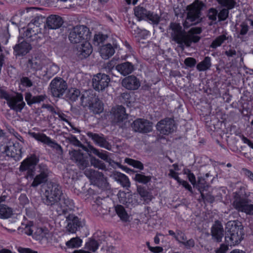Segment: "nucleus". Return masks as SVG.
I'll use <instances>...</instances> for the list:
<instances>
[{
    "instance_id": "21",
    "label": "nucleus",
    "mask_w": 253,
    "mask_h": 253,
    "mask_svg": "<svg viewBox=\"0 0 253 253\" xmlns=\"http://www.w3.org/2000/svg\"><path fill=\"white\" fill-rule=\"evenodd\" d=\"M212 239L216 242H221L224 235V231L221 223L216 220L211 228Z\"/></svg>"
},
{
    "instance_id": "14",
    "label": "nucleus",
    "mask_w": 253,
    "mask_h": 253,
    "mask_svg": "<svg viewBox=\"0 0 253 253\" xmlns=\"http://www.w3.org/2000/svg\"><path fill=\"white\" fill-rule=\"evenodd\" d=\"M110 82V78L108 75L98 73L94 75L92 78V86L96 91H103L108 86Z\"/></svg>"
},
{
    "instance_id": "64",
    "label": "nucleus",
    "mask_w": 253,
    "mask_h": 253,
    "mask_svg": "<svg viewBox=\"0 0 253 253\" xmlns=\"http://www.w3.org/2000/svg\"><path fill=\"white\" fill-rule=\"evenodd\" d=\"M181 244H182L187 249H190L194 247L195 246V242L192 239H190L188 240H186Z\"/></svg>"
},
{
    "instance_id": "18",
    "label": "nucleus",
    "mask_w": 253,
    "mask_h": 253,
    "mask_svg": "<svg viewBox=\"0 0 253 253\" xmlns=\"http://www.w3.org/2000/svg\"><path fill=\"white\" fill-rule=\"evenodd\" d=\"M4 151L7 156L16 160H19L22 157L21 147L18 142H9L5 147Z\"/></svg>"
},
{
    "instance_id": "25",
    "label": "nucleus",
    "mask_w": 253,
    "mask_h": 253,
    "mask_svg": "<svg viewBox=\"0 0 253 253\" xmlns=\"http://www.w3.org/2000/svg\"><path fill=\"white\" fill-rule=\"evenodd\" d=\"M122 85L127 89L135 90L138 88L140 83L137 78L134 76H129L123 80Z\"/></svg>"
},
{
    "instance_id": "8",
    "label": "nucleus",
    "mask_w": 253,
    "mask_h": 253,
    "mask_svg": "<svg viewBox=\"0 0 253 253\" xmlns=\"http://www.w3.org/2000/svg\"><path fill=\"white\" fill-rule=\"evenodd\" d=\"M233 206L238 211L245 212L247 214H253V204L251 201L244 196H241L236 193L234 197Z\"/></svg>"
},
{
    "instance_id": "50",
    "label": "nucleus",
    "mask_w": 253,
    "mask_h": 253,
    "mask_svg": "<svg viewBox=\"0 0 253 253\" xmlns=\"http://www.w3.org/2000/svg\"><path fill=\"white\" fill-rule=\"evenodd\" d=\"M146 19L151 21L153 24L157 25L159 23L160 17L157 14L148 11Z\"/></svg>"
},
{
    "instance_id": "41",
    "label": "nucleus",
    "mask_w": 253,
    "mask_h": 253,
    "mask_svg": "<svg viewBox=\"0 0 253 253\" xmlns=\"http://www.w3.org/2000/svg\"><path fill=\"white\" fill-rule=\"evenodd\" d=\"M88 108L94 114H99L103 110V104L98 97L95 101L93 103L92 105H91Z\"/></svg>"
},
{
    "instance_id": "22",
    "label": "nucleus",
    "mask_w": 253,
    "mask_h": 253,
    "mask_svg": "<svg viewBox=\"0 0 253 253\" xmlns=\"http://www.w3.org/2000/svg\"><path fill=\"white\" fill-rule=\"evenodd\" d=\"M63 24L62 18L56 15H51L47 17L44 27L48 29H57L61 27Z\"/></svg>"
},
{
    "instance_id": "1",
    "label": "nucleus",
    "mask_w": 253,
    "mask_h": 253,
    "mask_svg": "<svg viewBox=\"0 0 253 253\" xmlns=\"http://www.w3.org/2000/svg\"><path fill=\"white\" fill-rule=\"evenodd\" d=\"M42 200L44 204L51 210L55 211L57 214L65 213L66 208L71 209L74 203L72 200L64 195L61 186L54 182L47 184Z\"/></svg>"
},
{
    "instance_id": "15",
    "label": "nucleus",
    "mask_w": 253,
    "mask_h": 253,
    "mask_svg": "<svg viewBox=\"0 0 253 253\" xmlns=\"http://www.w3.org/2000/svg\"><path fill=\"white\" fill-rule=\"evenodd\" d=\"M152 122L144 119H137L131 125L132 130L136 132L147 133L152 130Z\"/></svg>"
},
{
    "instance_id": "28",
    "label": "nucleus",
    "mask_w": 253,
    "mask_h": 253,
    "mask_svg": "<svg viewBox=\"0 0 253 253\" xmlns=\"http://www.w3.org/2000/svg\"><path fill=\"white\" fill-rule=\"evenodd\" d=\"M80 90L76 88L71 87L67 89L65 95V99L70 103L76 101L80 97Z\"/></svg>"
},
{
    "instance_id": "45",
    "label": "nucleus",
    "mask_w": 253,
    "mask_h": 253,
    "mask_svg": "<svg viewBox=\"0 0 253 253\" xmlns=\"http://www.w3.org/2000/svg\"><path fill=\"white\" fill-rule=\"evenodd\" d=\"M42 240H40L39 242L43 245H47L51 242L52 238V234L47 229L44 230V235H42Z\"/></svg>"
},
{
    "instance_id": "20",
    "label": "nucleus",
    "mask_w": 253,
    "mask_h": 253,
    "mask_svg": "<svg viewBox=\"0 0 253 253\" xmlns=\"http://www.w3.org/2000/svg\"><path fill=\"white\" fill-rule=\"evenodd\" d=\"M7 104L11 109L16 112H21L25 105L23 96L20 93L12 95Z\"/></svg>"
},
{
    "instance_id": "54",
    "label": "nucleus",
    "mask_w": 253,
    "mask_h": 253,
    "mask_svg": "<svg viewBox=\"0 0 253 253\" xmlns=\"http://www.w3.org/2000/svg\"><path fill=\"white\" fill-rule=\"evenodd\" d=\"M241 29L239 32V34L237 35V38L240 39L242 41H244L243 37L244 35L247 34L249 31V26L245 22L242 23L241 25Z\"/></svg>"
},
{
    "instance_id": "13",
    "label": "nucleus",
    "mask_w": 253,
    "mask_h": 253,
    "mask_svg": "<svg viewBox=\"0 0 253 253\" xmlns=\"http://www.w3.org/2000/svg\"><path fill=\"white\" fill-rule=\"evenodd\" d=\"M29 134L37 140L46 144L48 146L54 149L56 152L61 155L63 153V150L61 146L57 143L54 140H52L50 137L47 136L45 134L41 133L30 132Z\"/></svg>"
},
{
    "instance_id": "47",
    "label": "nucleus",
    "mask_w": 253,
    "mask_h": 253,
    "mask_svg": "<svg viewBox=\"0 0 253 253\" xmlns=\"http://www.w3.org/2000/svg\"><path fill=\"white\" fill-rule=\"evenodd\" d=\"M90 162L91 165L95 168H97L102 170H105L106 169L105 164L101 161L95 158V157L91 158L90 160Z\"/></svg>"
},
{
    "instance_id": "38",
    "label": "nucleus",
    "mask_w": 253,
    "mask_h": 253,
    "mask_svg": "<svg viewBox=\"0 0 253 253\" xmlns=\"http://www.w3.org/2000/svg\"><path fill=\"white\" fill-rule=\"evenodd\" d=\"M115 211L121 219L124 221H127L129 216L124 207L122 205H118L115 207Z\"/></svg>"
},
{
    "instance_id": "49",
    "label": "nucleus",
    "mask_w": 253,
    "mask_h": 253,
    "mask_svg": "<svg viewBox=\"0 0 253 253\" xmlns=\"http://www.w3.org/2000/svg\"><path fill=\"white\" fill-rule=\"evenodd\" d=\"M125 162L128 165L133 166L134 168L138 169L140 170H142L144 169L143 164L139 161L135 160L130 158H126Z\"/></svg>"
},
{
    "instance_id": "60",
    "label": "nucleus",
    "mask_w": 253,
    "mask_h": 253,
    "mask_svg": "<svg viewBox=\"0 0 253 253\" xmlns=\"http://www.w3.org/2000/svg\"><path fill=\"white\" fill-rule=\"evenodd\" d=\"M175 239L180 243L187 240L185 234L180 230H176V235Z\"/></svg>"
},
{
    "instance_id": "7",
    "label": "nucleus",
    "mask_w": 253,
    "mask_h": 253,
    "mask_svg": "<svg viewBox=\"0 0 253 253\" xmlns=\"http://www.w3.org/2000/svg\"><path fill=\"white\" fill-rule=\"evenodd\" d=\"M84 173L94 185L99 188L103 190L109 188V184L107 181V177L104 176L102 172L89 169H86Z\"/></svg>"
},
{
    "instance_id": "16",
    "label": "nucleus",
    "mask_w": 253,
    "mask_h": 253,
    "mask_svg": "<svg viewBox=\"0 0 253 253\" xmlns=\"http://www.w3.org/2000/svg\"><path fill=\"white\" fill-rule=\"evenodd\" d=\"M156 128L160 133L168 135L173 132L175 129L174 121L173 119L170 118L162 119L157 123Z\"/></svg>"
},
{
    "instance_id": "35",
    "label": "nucleus",
    "mask_w": 253,
    "mask_h": 253,
    "mask_svg": "<svg viewBox=\"0 0 253 253\" xmlns=\"http://www.w3.org/2000/svg\"><path fill=\"white\" fill-rule=\"evenodd\" d=\"M46 98L45 95H41L38 96H33L30 92L25 94V100L29 105H31L33 104L39 103Z\"/></svg>"
},
{
    "instance_id": "33",
    "label": "nucleus",
    "mask_w": 253,
    "mask_h": 253,
    "mask_svg": "<svg viewBox=\"0 0 253 253\" xmlns=\"http://www.w3.org/2000/svg\"><path fill=\"white\" fill-rule=\"evenodd\" d=\"M112 176L116 181L120 183L124 187H130L129 179L125 174L119 172H116L113 173Z\"/></svg>"
},
{
    "instance_id": "46",
    "label": "nucleus",
    "mask_w": 253,
    "mask_h": 253,
    "mask_svg": "<svg viewBox=\"0 0 253 253\" xmlns=\"http://www.w3.org/2000/svg\"><path fill=\"white\" fill-rule=\"evenodd\" d=\"M82 240L79 237L73 238L66 243V245L72 248H79L81 246Z\"/></svg>"
},
{
    "instance_id": "31",
    "label": "nucleus",
    "mask_w": 253,
    "mask_h": 253,
    "mask_svg": "<svg viewBox=\"0 0 253 253\" xmlns=\"http://www.w3.org/2000/svg\"><path fill=\"white\" fill-rule=\"evenodd\" d=\"M103 241H105L104 236L102 237L101 239L97 240L94 238H90L86 243L85 248L93 252H95L98 248L99 246L102 243Z\"/></svg>"
},
{
    "instance_id": "11",
    "label": "nucleus",
    "mask_w": 253,
    "mask_h": 253,
    "mask_svg": "<svg viewBox=\"0 0 253 253\" xmlns=\"http://www.w3.org/2000/svg\"><path fill=\"white\" fill-rule=\"evenodd\" d=\"M49 88L53 97L61 98L67 90L68 85L63 79L60 77H56L50 82Z\"/></svg>"
},
{
    "instance_id": "62",
    "label": "nucleus",
    "mask_w": 253,
    "mask_h": 253,
    "mask_svg": "<svg viewBox=\"0 0 253 253\" xmlns=\"http://www.w3.org/2000/svg\"><path fill=\"white\" fill-rule=\"evenodd\" d=\"M33 225L31 223L26 224L25 225V227L23 228L24 233L28 235H33V230L32 229Z\"/></svg>"
},
{
    "instance_id": "4",
    "label": "nucleus",
    "mask_w": 253,
    "mask_h": 253,
    "mask_svg": "<svg viewBox=\"0 0 253 253\" xmlns=\"http://www.w3.org/2000/svg\"><path fill=\"white\" fill-rule=\"evenodd\" d=\"M205 6V4L202 1H198L196 3L187 7L188 11L187 13L186 20L183 24L184 28H188L190 26L202 21L201 11Z\"/></svg>"
},
{
    "instance_id": "3",
    "label": "nucleus",
    "mask_w": 253,
    "mask_h": 253,
    "mask_svg": "<svg viewBox=\"0 0 253 253\" xmlns=\"http://www.w3.org/2000/svg\"><path fill=\"white\" fill-rule=\"evenodd\" d=\"M244 233L242 223L236 220L227 222L225 227V240L230 246L238 244L243 238Z\"/></svg>"
},
{
    "instance_id": "34",
    "label": "nucleus",
    "mask_w": 253,
    "mask_h": 253,
    "mask_svg": "<svg viewBox=\"0 0 253 253\" xmlns=\"http://www.w3.org/2000/svg\"><path fill=\"white\" fill-rule=\"evenodd\" d=\"M137 192L146 204L149 203L152 199L153 196L151 193L142 185L137 186Z\"/></svg>"
},
{
    "instance_id": "63",
    "label": "nucleus",
    "mask_w": 253,
    "mask_h": 253,
    "mask_svg": "<svg viewBox=\"0 0 253 253\" xmlns=\"http://www.w3.org/2000/svg\"><path fill=\"white\" fill-rule=\"evenodd\" d=\"M22 84L27 87H31L33 85V83L28 77H22L21 79Z\"/></svg>"
},
{
    "instance_id": "6",
    "label": "nucleus",
    "mask_w": 253,
    "mask_h": 253,
    "mask_svg": "<svg viewBox=\"0 0 253 253\" xmlns=\"http://www.w3.org/2000/svg\"><path fill=\"white\" fill-rule=\"evenodd\" d=\"M89 37V30L87 27L78 25L71 29L68 38L71 42L78 43L87 40Z\"/></svg>"
},
{
    "instance_id": "10",
    "label": "nucleus",
    "mask_w": 253,
    "mask_h": 253,
    "mask_svg": "<svg viewBox=\"0 0 253 253\" xmlns=\"http://www.w3.org/2000/svg\"><path fill=\"white\" fill-rule=\"evenodd\" d=\"M39 161V158L35 154H33L21 163L19 170L21 172H26L25 177L27 179L34 178L36 174L35 167Z\"/></svg>"
},
{
    "instance_id": "36",
    "label": "nucleus",
    "mask_w": 253,
    "mask_h": 253,
    "mask_svg": "<svg viewBox=\"0 0 253 253\" xmlns=\"http://www.w3.org/2000/svg\"><path fill=\"white\" fill-rule=\"evenodd\" d=\"M211 58L209 56L205 57L204 59L197 65V69L199 71H204L209 69L211 66Z\"/></svg>"
},
{
    "instance_id": "52",
    "label": "nucleus",
    "mask_w": 253,
    "mask_h": 253,
    "mask_svg": "<svg viewBox=\"0 0 253 253\" xmlns=\"http://www.w3.org/2000/svg\"><path fill=\"white\" fill-rule=\"evenodd\" d=\"M108 38L107 35L102 34L95 35L93 39V43L95 45L98 46L100 43L103 42Z\"/></svg>"
},
{
    "instance_id": "59",
    "label": "nucleus",
    "mask_w": 253,
    "mask_h": 253,
    "mask_svg": "<svg viewBox=\"0 0 253 253\" xmlns=\"http://www.w3.org/2000/svg\"><path fill=\"white\" fill-rule=\"evenodd\" d=\"M63 181L64 183H66L69 185H71L73 184L74 182V178L73 176H71L70 174L66 172L63 174Z\"/></svg>"
},
{
    "instance_id": "24",
    "label": "nucleus",
    "mask_w": 253,
    "mask_h": 253,
    "mask_svg": "<svg viewBox=\"0 0 253 253\" xmlns=\"http://www.w3.org/2000/svg\"><path fill=\"white\" fill-rule=\"evenodd\" d=\"M98 97L96 96L91 90H86L82 94L80 97L81 105L83 107H89L92 105L93 103L95 101Z\"/></svg>"
},
{
    "instance_id": "9",
    "label": "nucleus",
    "mask_w": 253,
    "mask_h": 253,
    "mask_svg": "<svg viewBox=\"0 0 253 253\" xmlns=\"http://www.w3.org/2000/svg\"><path fill=\"white\" fill-rule=\"evenodd\" d=\"M50 173L47 166L43 164H39L37 168V172L33 178L31 187L36 188L39 185H43L45 184L48 179Z\"/></svg>"
},
{
    "instance_id": "56",
    "label": "nucleus",
    "mask_w": 253,
    "mask_h": 253,
    "mask_svg": "<svg viewBox=\"0 0 253 253\" xmlns=\"http://www.w3.org/2000/svg\"><path fill=\"white\" fill-rule=\"evenodd\" d=\"M45 230H46V229H43L42 228H37L36 231L33 235V238H34L36 240L39 241L40 240H42V235H44V232Z\"/></svg>"
},
{
    "instance_id": "12",
    "label": "nucleus",
    "mask_w": 253,
    "mask_h": 253,
    "mask_svg": "<svg viewBox=\"0 0 253 253\" xmlns=\"http://www.w3.org/2000/svg\"><path fill=\"white\" fill-rule=\"evenodd\" d=\"M69 154L71 159L76 163L79 169L84 170L89 166V158L80 151L74 150Z\"/></svg>"
},
{
    "instance_id": "48",
    "label": "nucleus",
    "mask_w": 253,
    "mask_h": 253,
    "mask_svg": "<svg viewBox=\"0 0 253 253\" xmlns=\"http://www.w3.org/2000/svg\"><path fill=\"white\" fill-rule=\"evenodd\" d=\"M216 1L221 6L228 9L233 8L236 3L234 0H216Z\"/></svg>"
},
{
    "instance_id": "32",
    "label": "nucleus",
    "mask_w": 253,
    "mask_h": 253,
    "mask_svg": "<svg viewBox=\"0 0 253 253\" xmlns=\"http://www.w3.org/2000/svg\"><path fill=\"white\" fill-rule=\"evenodd\" d=\"M42 68V64L40 59L37 58H33L29 59L27 64V72H36Z\"/></svg>"
},
{
    "instance_id": "5",
    "label": "nucleus",
    "mask_w": 253,
    "mask_h": 253,
    "mask_svg": "<svg viewBox=\"0 0 253 253\" xmlns=\"http://www.w3.org/2000/svg\"><path fill=\"white\" fill-rule=\"evenodd\" d=\"M74 203H73V206L71 209H68V208H66L67 210L65 213L58 214V215H64L65 216L66 218L65 223H66L65 230L68 233H75L84 225V222L80 218L75 214L70 213L74 210Z\"/></svg>"
},
{
    "instance_id": "58",
    "label": "nucleus",
    "mask_w": 253,
    "mask_h": 253,
    "mask_svg": "<svg viewBox=\"0 0 253 253\" xmlns=\"http://www.w3.org/2000/svg\"><path fill=\"white\" fill-rule=\"evenodd\" d=\"M201 197L204 202H207L210 203H212L214 201V196L209 193L205 195L203 192H202L201 193Z\"/></svg>"
},
{
    "instance_id": "27",
    "label": "nucleus",
    "mask_w": 253,
    "mask_h": 253,
    "mask_svg": "<svg viewBox=\"0 0 253 253\" xmlns=\"http://www.w3.org/2000/svg\"><path fill=\"white\" fill-rule=\"evenodd\" d=\"M116 70L124 76L127 75L134 70L133 65L129 62H126L116 66Z\"/></svg>"
},
{
    "instance_id": "55",
    "label": "nucleus",
    "mask_w": 253,
    "mask_h": 253,
    "mask_svg": "<svg viewBox=\"0 0 253 253\" xmlns=\"http://www.w3.org/2000/svg\"><path fill=\"white\" fill-rule=\"evenodd\" d=\"M66 140L70 143L76 146L83 147V145L81 142L77 139V138L73 135H70L69 136L66 138Z\"/></svg>"
},
{
    "instance_id": "51",
    "label": "nucleus",
    "mask_w": 253,
    "mask_h": 253,
    "mask_svg": "<svg viewBox=\"0 0 253 253\" xmlns=\"http://www.w3.org/2000/svg\"><path fill=\"white\" fill-rule=\"evenodd\" d=\"M91 152L94 154V155H96L98 157H99L100 159L103 160L104 161L109 162L110 160V158L108 157V155L106 154V152H100L98 149L92 147L91 148Z\"/></svg>"
},
{
    "instance_id": "17",
    "label": "nucleus",
    "mask_w": 253,
    "mask_h": 253,
    "mask_svg": "<svg viewBox=\"0 0 253 253\" xmlns=\"http://www.w3.org/2000/svg\"><path fill=\"white\" fill-rule=\"evenodd\" d=\"M113 113V122L115 124L121 126L127 119L128 114L126 113V109L122 105H118L112 109Z\"/></svg>"
},
{
    "instance_id": "39",
    "label": "nucleus",
    "mask_w": 253,
    "mask_h": 253,
    "mask_svg": "<svg viewBox=\"0 0 253 253\" xmlns=\"http://www.w3.org/2000/svg\"><path fill=\"white\" fill-rule=\"evenodd\" d=\"M134 179L135 181L143 184H147L151 181V176H146L143 172L136 173L135 174Z\"/></svg>"
},
{
    "instance_id": "53",
    "label": "nucleus",
    "mask_w": 253,
    "mask_h": 253,
    "mask_svg": "<svg viewBox=\"0 0 253 253\" xmlns=\"http://www.w3.org/2000/svg\"><path fill=\"white\" fill-rule=\"evenodd\" d=\"M230 9L227 8H223L219 11L217 14L218 21H224L228 18Z\"/></svg>"
},
{
    "instance_id": "44",
    "label": "nucleus",
    "mask_w": 253,
    "mask_h": 253,
    "mask_svg": "<svg viewBox=\"0 0 253 253\" xmlns=\"http://www.w3.org/2000/svg\"><path fill=\"white\" fill-rule=\"evenodd\" d=\"M228 39V37H227L225 35H220L213 41L210 46L211 48H215L220 46L225 40Z\"/></svg>"
},
{
    "instance_id": "57",
    "label": "nucleus",
    "mask_w": 253,
    "mask_h": 253,
    "mask_svg": "<svg viewBox=\"0 0 253 253\" xmlns=\"http://www.w3.org/2000/svg\"><path fill=\"white\" fill-rule=\"evenodd\" d=\"M58 71L59 67L55 64H52L47 68L46 74L47 75L51 76L57 73Z\"/></svg>"
},
{
    "instance_id": "26",
    "label": "nucleus",
    "mask_w": 253,
    "mask_h": 253,
    "mask_svg": "<svg viewBox=\"0 0 253 253\" xmlns=\"http://www.w3.org/2000/svg\"><path fill=\"white\" fill-rule=\"evenodd\" d=\"M92 51V46L89 42H85L77 48V53L79 58L83 59L87 57Z\"/></svg>"
},
{
    "instance_id": "29",
    "label": "nucleus",
    "mask_w": 253,
    "mask_h": 253,
    "mask_svg": "<svg viewBox=\"0 0 253 253\" xmlns=\"http://www.w3.org/2000/svg\"><path fill=\"white\" fill-rule=\"evenodd\" d=\"M99 52L102 58L107 59L114 54L115 49L110 43H107L100 47Z\"/></svg>"
},
{
    "instance_id": "43",
    "label": "nucleus",
    "mask_w": 253,
    "mask_h": 253,
    "mask_svg": "<svg viewBox=\"0 0 253 253\" xmlns=\"http://www.w3.org/2000/svg\"><path fill=\"white\" fill-rule=\"evenodd\" d=\"M195 186L200 193L203 192L205 190H207L209 187V185L205 179L202 177H198L197 183H196Z\"/></svg>"
},
{
    "instance_id": "23",
    "label": "nucleus",
    "mask_w": 253,
    "mask_h": 253,
    "mask_svg": "<svg viewBox=\"0 0 253 253\" xmlns=\"http://www.w3.org/2000/svg\"><path fill=\"white\" fill-rule=\"evenodd\" d=\"M16 44L13 47L14 53L16 56H22L26 55L32 49L31 44L25 41Z\"/></svg>"
},
{
    "instance_id": "30",
    "label": "nucleus",
    "mask_w": 253,
    "mask_h": 253,
    "mask_svg": "<svg viewBox=\"0 0 253 253\" xmlns=\"http://www.w3.org/2000/svg\"><path fill=\"white\" fill-rule=\"evenodd\" d=\"M137 195L134 194L133 195H130L128 196L127 200L126 199V193L123 192H120L118 194V197L120 202L123 204H126L127 205V204H131L133 205H137L138 204L137 201L135 200V198L137 197Z\"/></svg>"
},
{
    "instance_id": "40",
    "label": "nucleus",
    "mask_w": 253,
    "mask_h": 253,
    "mask_svg": "<svg viewBox=\"0 0 253 253\" xmlns=\"http://www.w3.org/2000/svg\"><path fill=\"white\" fill-rule=\"evenodd\" d=\"M134 14L139 20L145 19L148 11L143 7L138 6L134 9Z\"/></svg>"
},
{
    "instance_id": "19",
    "label": "nucleus",
    "mask_w": 253,
    "mask_h": 253,
    "mask_svg": "<svg viewBox=\"0 0 253 253\" xmlns=\"http://www.w3.org/2000/svg\"><path fill=\"white\" fill-rule=\"evenodd\" d=\"M87 136L96 144L107 150H111V145L107 141L103 134H98L92 132H87Z\"/></svg>"
},
{
    "instance_id": "42",
    "label": "nucleus",
    "mask_w": 253,
    "mask_h": 253,
    "mask_svg": "<svg viewBox=\"0 0 253 253\" xmlns=\"http://www.w3.org/2000/svg\"><path fill=\"white\" fill-rule=\"evenodd\" d=\"M218 11L214 8H211L208 11L207 17L211 21L209 24V25L211 26L213 24H216L215 22L218 17Z\"/></svg>"
},
{
    "instance_id": "37",
    "label": "nucleus",
    "mask_w": 253,
    "mask_h": 253,
    "mask_svg": "<svg viewBox=\"0 0 253 253\" xmlns=\"http://www.w3.org/2000/svg\"><path fill=\"white\" fill-rule=\"evenodd\" d=\"M13 211L11 208L7 206L2 204L0 205V218H8L12 214Z\"/></svg>"
},
{
    "instance_id": "2",
    "label": "nucleus",
    "mask_w": 253,
    "mask_h": 253,
    "mask_svg": "<svg viewBox=\"0 0 253 253\" xmlns=\"http://www.w3.org/2000/svg\"><path fill=\"white\" fill-rule=\"evenodd\" d=\"M168 30L170 31L171 41L177 43L182 49H184L185 45L190 47L192 42H197L200 40L199 36L188 34L178 23L171 22Z\"/></svg>"
},
{
    "instance_id": "61",
    "label": "nucleus",
    "mask_w": 253,
    "mask_h": 253,
    "mask_svg": "<svg viewBox=\"0 0 253 253\" xmlns=\"http://www.w3.org/2000/svg\"><path fill=\"white\" fill-rule=\"evenodd\" d=\"M184 63L186 66L191 68L195 66L197 61L194 58L188 57L185 59Z\"/></svg>"
}]
</instances>
